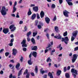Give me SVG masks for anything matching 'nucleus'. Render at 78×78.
Returning a JSON list of instances; mask_svg holds the SVG:
<instances>
[{
	"label": "nucleus",
	"mask_w": 78,
	"mask_h": 78,
	"mask_svg": "<svg viewBox=\"0 0 78 78\" xmlns=\"http://www.w3.org/2000/svg\"><path fill=\"white\" fill-rule=\"evenodd\" d=\"M5 10H6L5 7H2V10L1 11V14L2 16H5L6 15V12Z\"/></svg>",
	"instance_id": "f257e3e1"
},
{
	"label": "nucleus",
	"mask_w": 78,
	"mask_h": 78,
	"mask_svg": "<svg viewBox=\"0 0 78 78\" xmlns=\"http://www.w3.org/2000/svg\"><path fill=\"white\" fill-rule=\"evenodd\" d=\"M78 54H73V57L72 59V62L73 63L74 62H75V61H76V59H77V57H78Z\"/></svg>",
	"instance_id": "f03ea898"
},
{
	"label": "nucleus",
	"mask_w": 78,
	"mask_h": 78,
	"mask_svg": "<svg viewBox=\"0 0 78 78\" xmlns=\"http://www.w3.org/2000/svg\"><path fill=\"white\" fill-rule=\"evenodd\" d=\"M32 55V52H31L29 55V58L30 59L28 61V63L29 65H32L33 63V62L31 61V56Z\"/></svg>",
	"instance_id": "7ed1b4c3"
},
{
	"label": "nucleus",
	"mask_w": 78,
	"mask_h": 78,
	"mask_svg": "<svg viewBox=\"0 0 78 78\" xmlns=\"http://www.w3.org/2000/svg\"><path fill=\"white\" fill-rule=\"evenodd\" d=\"M28 70L27 69H26L25 72H24L23 75H26V78H30V73H28Z\"/></svg>",
	"instance_id": "20e7f679"
},
{
	"label": "nucleus",
	"mask_w": 78,
	"mask_h": 78,
	"mask_svg": "<svg viewBox=\"0 0 78 78\" xmlns=\"http://www.w3.org/2000/svg\"><path fill=\"white\" fill-rule=\"evenodd\" d=\"M15 26L14 25H11L9 27L10 30H11L10 31H14V30H16V27H14Z\"/></svg>",
	"instance_id": "39448f33"
},
{
	"label": "nucleus",
	"mask_w": 78,
	"mask_h": 78,
	"mask_svg": "<svg viewBox=\"0 0 78 78\" xmlns=\"http://www.w3.org/2000/svg\"><path fill=\"white\" fill-rule=\"evenodd\" d=\"M21 44H22V47H27V44H26V40L24 39L23 40L22 42L21 43Z\"/></svg>",
	"instance_id": "423d86ee"
},
{
	"label": "nucleus",
	"mask_w": 78,
	"mask_h": 78,
	"mask_svg": "<svg viewBox=\"0 0 78 78\" xmlns=\"http://www.w3.org/2000/svg\"><path fill=\"white\" fill-rule=\"evenodd\" d=\"M63 12V15L66 17H69L68 14H70V12L66 10H65Z\"/></svg>",
	"instance_id": "0eeeda50"
},
{
	"label": "nucleus",
	"mask_w": 78,
	"mask_h": 78,
	"mask_svg": "<svg viewBox=\"0 0 78 78\" xmlns=\"http://www.w3.org/2000/svg\"><path fill=\"white\" fill-rule=\"evenodd\" d=\"M17 5V2H15L14 3V5L13 7V10L12 11L13 13H14V12H16V10L17 9H16V6Z\"/></svg>",
	"instance_id": "6e6552de"
},
{
	"label": "nucleus",
	"mask_w": 78,
	"mask_h": 78,
	"mask_svg": "<svg viewBox=\"0 0 78 78\" xmlns=\"http://www.w3.org/2000/svg\"><path fill=\"white\" fill-rule=\"evenodd\" d=\"M17 53V50L16 49L13 48L12 50V54L13 55H14V56H16Z\"/></svg>",
	"instance_id": "1a4fd4ad"
},
{
	"label": "nucleus",
	"mask_w": 78,
	"mask_h": 78,
	"mask_svg": "<svg viewBox=\"0 0 78 78\" xmlns=\"http://www.w3.org/2000/svg\"><path fill=\"white\" fill-rule=\"evenodd\" d=\"M45 21L48 24L50 23V18L47 17H46L45 18Z\"/></svg>",
	"instance_id": "9d476101"
},
{
	"label": "nucleus",
	"mask_w": 78,
	"mask_h": 78,
	"mask_svg": "<svg viewBox=\"0 0 78 78\" xmlns=\"http://www.w3.org/2000/svg\"><path fill=\"white\" fill-rule=\"evenodd\" d=\"M71 73H74L76 75H78V73L77 72V70H75V69L73 68L71 70Z\"/></svg>",
	"instance_id": "9b49d317"
},
{
	"label": "nucleus",
	"mask_w": 78,
	"mask_h": 78,
	"mask_svg": "<svg viewBox=\"0 0 78 78\" xmlns=\"http://www.w3.org/2000/svg\"><path fill=\"white\" fill-rule=\"evenodd\" d=\"M54 38L55 39H61L62 38V36H61V35L58 34V35L57 36H54Z\"/></svg>",
	"instance_id": "f8f14e48"
},
{
	"label": "nucleus",
	"mask_w": 78,
	"mask_h": 78,
	"mask_svg": "<svg viewBox=\"0 0 78 78\" xmlns=\"http://www.w3.org/2000/svg\"><path fill=\"white\" fill-rule=\"evenodd\" d=\"M78 30H75L74 31L73 33V36L74 37H76L78 34Z\"/></svg>",
	"instance_id": "ddd939ff"
},
{
	"label": "nucleus",
	"mask_w": 78,
	"mask_h": 78,
	"mask_svg": "<svg viewBox=\"0 0 78 78\" xmlns=\"http://www.w3.org/2000/svg\"><path fill=\"white\" fill-rule=\"evenodd\" d=\"M2 32L4 34H7L9 32L8 29V28H4Z\"/></svg>",
	"instance_id": "4468645a"
},
{
	"label": "nucleus",
	"mask_w": 78,
	"mask_h": 78,
	"mask_svg": "<svg viewBox=\"0 0 78 78\" xmlns=\"http://www.w3.org/2000/svg\"><path fill=\"white\" fill-rule=\"evenodd\" d=\"M54 30L56 33H57L60 32V31H59V28H58V26H55L54 27Z\"/></svg>",
	"instance_id": "2eb2a0df"
},
{
	"label": "nucleus",
	"mask_w": 78,
	"mask_h": 78,
	"mask_svg": "<svg viewBox=\"0 0 78 78\" xmlns=\"http://www.w3.org/2000/svg\"><path fill=\"white\" fill-rule=\"evenodd\" d=\"M69 41V39L68 38V37H65L64 42L66 44H68V41Z\"/></svg>",
	"instance_id": "dca6fc26"
},
{
	"label": "nucleus",
	"mask_w": 78,
	"mask_h": 78,
	"mask_svg": "<svg viewBox=\"0 0 78 78\" xmlns=\"http://www.w3.org/2000/svg\"><path fill=\"white\" fill-rule=\"evenodd\" d=\"M43 69L41 68L40 69V73H41L42 75H43L44 73H47L48 71L47 70H46L45 71L42 70Z\"/></svg>",
	"instance_id": "f3484780"
},
{
	"label": "nucleus",
	"mask_w": 78,
	"mask_h": 78,
	"mask_svg": "<svg viewBox=\"0 0 78 78\" xmlns=\"http://www.w3.org/2000/svg\"><path fill=\"white\" fill-rule=\"evenodd\" d=\"M40 16L41 18H42L44 17V16H45V13H44V12L43 11H41L40 14Z\"/></svg>",
	"instance_id": "a211bd4d"
},
{
	"label": "nucleus",
	"mask_w": 78,
	"mask_h": 78,
	"mask_svg": "<svg viewBox=\"0 0 78 78\" xmlns=\"http://www.w3.org/2000/svg\"><path fill=\"white\" fill-rule=\"evenodd\" d=\"M61 73H62V71H61V70H58L57 71L56 74L57 76H60L61 74Z\"/></svg>",
	"instance_id": "6ab92c4d"
},
{
	"label": "nucleus",
	"mask_w": 78,
	"mask_h": 78,
	"mask_svg": "<svg viewBox=\"0 0 78 78\" xmlns=\"http://www.w3.org/2000/svg\"><path fill=\"white\" fill-rule=\"evenodd\" d=\"M37 50V47L36 46H33L32 47V50L36 51Z\"/></svg>",
	"instance_id": "aec40b11"
},
{
	"label": "nucleus",
	"mask_w": 78,
	"mask_h": 78,
	"mask_svg": "<svg viewBox=\"0 0 78 78\" xmlns=\"http://www.w3.org/2000/svg\"><path fill=\"white\" fill-rule=\"evenodd\" d=\"M36 14L35 13H34L33 14L31 17V20H34L35 18H36Z\"/></svg>",
	"instance_id": "412c9836"
},
{
	"label": "nucleus",
	"mask_w": 78,
	"mask_h": 78,
	"mask_svg": "<svg viewBox=\"0 0 78 78\" xmlns=\"http://www.w3.org/2000/svg\"><path fill=\"white\" fill-rule=\"evenodd\" d=\"M32 56L34 57V58H36L37 57V52L36 51H33L32 53Z\"/></svg>",
	"instance_id": "4be33fe9"
},
{
	"label": "nucleus",
	"mask_w": 78,
	"mask_h": 78,
	"mask_svg": "<svg viewBox=\"0 0 78 78\" xmlns=\"http://www.w3.org/2000/svg\"><path fill=\"white\" fill-rule=\"evenodd\" d=\"M33 10L35 12H37L38 11V7L35 6L33 8Z\"/></svg>",
	"instance_id": "5701e85b"
},
{
	"label": "nucleus",
	"mask_w": 78,
	"mask_h": 78,
	"mask_svg": "<svg viewBox=\"0 0 78 78\" xmlns=\"http://www.w3.org/2000/svg\"><path fill=\"white\" fill-rule=\"evenodd\" d=\"M22 70H23V69L22 68L19 71L18 73V76H20V75H22Z\"/></svg>",
	"instance_id": "b1692460"
},
{
	"label": "nucleus",
	"mask_w": 78,
	"mask_h": 78,
	"mask_svg": "<svg viewBox=\"0 0 78 78\" xmlns=\"http://www.w3.org/2000/svg\"><path fill=\"white\" fill-rule=\"evenodd\" d=\"M31 42L33 43V44H36V41L33 37L31 39Z\"/></svg>",
	"instance_id": "393cba45"
},
{
	"label": "nucleus",
	"mask_w": 78,
	"mask_h": 78,
	"mask_svg": "<svg viewBox=\"0 0 78 78\" xmlns=\"http://www.w3.org/2000/svg\"><path fill=\"white\" fill-rule=\"evenodd\" d=\"M35 72L36 73H37L38 72V68L37 66H36L34 69Z\"/></svg>",
	"instance_id": "a878e982"
},
{
	"label": "nucleus",
	"mask_w": 78,
	"mask_h": 78,
	"mask_svg": "<svg viewBox=\"0 0 78 78\" xmlns=\"http://www.w3.org/2000/svg\"><path fill=\"white\" fill-rule=\"evenodd\" d=\"M48 76H50V78H53V74L50 73H48Z\"/></svg>",
	"instance_id": "bb28decb"
},
{
	"label": "nucleus",
	"mask_w": 78,
	"mask_h": 78,
	"mask_svg": "<svg viewBox=\"0 0 78 78\" xmlns=\"http://www.w3.org/2000/svg\"><path fill=\"white\" fill-rule=\"evenodd\" d=\"M32 14V12L31 11V9H29V11L27 12V15L28 16H30L31 14Z\"/></svg>",
	"instance_id": "cd10ccee"
},
{
	"label": "nucleus",
	"mask_w": 78,
	"mask_h": 78,
	"mask_svg": "<svg viewBox=\"0 0 78 78\" xmlns=\"http://www.w3.org/2000/svg\"><path fill=\"white\" fill-rule=\"evenodd\" d=\"M20 67V63H18V64H17L16 66V68L18 70H19V68Z\"/></svg>",
	"instance_id": "c85d7f7f"
},
{
	"label": "nucleus",
	"mask_w": 78,
	"mask_h": 78,
	"mask_svg": "<svg viewBox=\"0 0 78 78\" xmlns=\"http://www.w3.org/2000/svg\"><path fill=\"white\" fill-rule=\"evenodd\" d=\"M31 34V32L29 31L27 33V37H30V35Z\"/></svg>",
	"instance_id": "c756f323"
},
{
	"label": "nucleus",
	"mask_w": 78,
	"mask_h": 78,
	"mask_svg": "<svg viewBox=\"0 0 78 78\" xmlns=\"http://www.w3.org/2000/svg\"><path fill=\"white\" fill-rule=\"evenodd\" d=\"M65 76L66 78H70V75H69V73H66L65 75Z\"/></svg>",
	"instance_id": "7c9ffc66"
},
{
	"label": "nucleus",
	"mask_w": 78,
	"mask_h": 78,
	"mask_svg": "<svg viewBox=\"0 0 78 78\" xmlns=\"http://www.w3.org/2000/svg\"><path fill=\"white\" fill-rule=\"evenodd\" d=\"M46 61L48 62H51V59H50V57H48L47 59L46 60Z\"/></svg>",
	"instance_id": "2f4dec72"
},
{
	"label": "nucleus",
	"mask_w": 78,
	"mask_h": 78,
	"mask_svg": "<svg viewBox=\"0 0 78 78\" xmlns=\"http://www.w3.org/2000/svg\"><path fill=\"white\" fill-rule=\"evenodd\" d=\"M9 78H16V76H12V74H11L9 76Z\"/></svg>",
	"instance_id": "473e14b6"
},
{
	"label": "nucleus",
	"mask_w": 78,
	"mask_h": 78,
	"mask_svg": "<svg viewBox=\"0 0 78 78\" xmlns=\"http://www.w3.org/2000/svg\"><path fill=\"white\" fill-rule=\"evenodd\" d=\"M67 3L69 6H72L73 5V3L71 2H67Z\"/></svg>",
	"instance_id": "72a5a7b5"
},
{
	"label": "nucleus",
	"mask_w": 78,
	"mask_h": 78,
	"mask_svg": "<svg viewBox=\"0 0 78 78\" xmlns=\"http://www.w3.org/2000/svg\"><path fill=\"white\" fill-rule=\"evenodd\" d=\"M55 7H56V6H55V4H52V5L51 6V8H52V9H55Z\"/></svg>",
	"instance_id": "f704fd0d"
},
{
	"label": "nucleus",
	"mask_w": 78,
	"mask_h": 78,
	"mask_svg": "<svg viewBox=\"0 0 78 78\" xmlns=\"http://www.w3.org/2000/svg\"><path fill=\"white\" fill-rule=\"evenodd\" d=\"M63 36H67V31H66L63 33Z\"/></svg>",
	"instance_id": "c9c22d12"
},
{
	"label": "nucleus",
	"mask_w": 78,
	"mask_h": 78,
	"mask_svg": "<svg viewBox=\"0 0 78 78\" xmlns=\"http://www.w3.org/2000/svg\"><path fill=\"white\" fill-rule=\"evenodd\" d=\"M37 27L39 30H40V29H41V28H42V26L40 25H37Z\"/></svg>",
	"instance_id": "e433bc0d"
},
{
	"label": "nucleus",
	"mask_w": 78,
	"mask_h": 78,
	"mask_svg": "<svg viewBox=\"0 0 78 78\" xmlns=\"http://www.w3.org/2000/svg\"><path fill=\"white\" fill-rule=\"evenodd\" d=\"M24 30H23V31L24 32L27 31V26H25L24 27Z\"/></svg>",
	"instance_id": "4c0bfd02"
},
{
	"label": "nucleus",
	"mask_w": 78,
	"mask_h": 78,
	"mask_svg": "<svg viewBox=\"0 0 78 78\" xmlns=\"http://www.w3.org/2000/svg\"><path fill=\"white\" fill-rule=\"evenodd\" d=\"M74 40H75V37H73V36H72L71 38V42H73Z\"/></svg>",
	"instance_id": "58836bf2"
},
{
	"label": "nucleus",
	"mask_w": 78,
	"mask_h": 78,
	"mask_svg": "<svg viewBox=\"0 0 78 78\" xmlns=\"http://www.w3.org/2000/svg\"><path fill=\"white\" fill-rule=\"evenodd\" d=\"M63 71L64 72H66L67 71V67H65L63 68Z\"/></svg>",
	"instance_id": "ea45409f"
},
{
	"label": "nucleus",
	"mask_w": 78,
	"mask_h": 78,
	"mask_svg": "<svg viewBox=\"0 0 78 78\" xmlns=\"http://www.w3.org/2000/svg\"><path fill=\"white\" fill-rule=\"evenodd\" d=\"M37 33H33V37H35L36 36V35H37Z\"/></svg>",
	"instance_id": "a19ab883"
},
{
	"label": "nucleus",
	"mask_w": 78,
	"mask_h": 78,
	"mask_svg": "<svg viewBox=\"0 0 78 78\" xmlns=\"http://www.w3.org/2000/svg\"><path fill=\"white\" fill-rule=\"evenodd\" d=\"M9 55V52H6L5 53V56H8V55Z\"/></svg>",
	"instance_id": "79ce46f5"
},
{
	"label": "nucleus",
	"mask_w": 78,
	"mask_h": 78,
	"mask_svg": "<svg viewBox=\"0 0 78 78\" xmlns=\"http://www.w3.org/2000/svg\"><path fill=\"white\" fill-rule=\"evenodd\" d=\"M37 19H40V17H39V15L38 13H37Z\"/></svg>",
	"instance_id": "37998d69"
},
{
	"label": "nucleus",
	"mask_w": 78,
	"mask_h": 78,
	"mask_svg": "<svg viewBox=\"0 0 78 78\" xmlns=\"http://www.w3.org/2000/svg\"><path fill=\"white\" fill-rule=\"evenodd\" d=\"M27 40L28 42H30V41H31V39H30V37H27Z\"/></svg>",
	"instance_id": "c03bdc74"
},
{
	"label": "nucleus",
	"mask_w": 78,
	"mask_h": 78,
	"mask_svg": "<svg viewBox=\"0 0 78 78\" xmlns=\"http://www.w3.org/2000/svg\"><path fill=\"white\" fill-rule=\"evenodd\" d=\"M16 18H19V17H20V16L19 15V12H17L16 13Z\"/></svg>",
	"instance_id": "a18cd8bd"
},
{
	"label": "nucleus",
	"mask_w": 78,
	"mask_h": 78,
	"mask_svg": "<svg viewBox=\"0 0 78 78\" xmlns=\"http://www.w3.org/2000/svg\"><path fill=\"white\" fill-rule=\"evenodd\" d=\"M38 21H36L35 22V26H37Z\"/></svg>",
	"instance_id": "49530a36"
},
{
	"label": "nucleus",
	"mask_w": 78,
	"mask_h": 78,
	"mask_svg": "<svg viewBox=\"0 0 78 78\" xmlns=\"http://www.w3.org/2000/svg\"><path fill=\"white\" fill-rule=\"evenodd\" d=\"M77 50H78V46L74 48V51H77Z\"/></svg>",
	"instance_id": "de8ad7c7"
},
{
	"label": "nucleus",
	"mask_w": 78,
	"mask_h": 78,
	"mask_svg": "<svg viewBox=\"0 0 78 78\" xmlns=\"http://www.w3.org/2000/svg\"><path fill=\"white\" fill-rule=\"evenodd\" d=\"M56 20V16H55L54 18V19H53V21H55Z\"/></svg>",
	"instance_id": "09e8293b"
},
{
	"label": "nucleus",
	"mask_w": 78,
	"mask_h": 78,
	"mask_svg": "<svg viewBox=\"0 0 78 78\" xmlns=\"http://www.w3.org/2000/svg\"><path fill=\"white\" fill-rule=\"evenodd\" d=\"M14 38H12L10 40V43H12L14 42Z\"/></svg>",
	"instance_id": "8fccbe9b"
},
{
	"label": "nucleus",
	"mask_w": 78,
	"mask_h": 78,
	"mask_svg": "<svg viewBox=\"0 0 78 78\" xmlns=\"http://www.w3.org/2000/svg\"><path fill=\"white\" fill-rule=\"evenodd\" d=\"M30 74L32 76H34L35 75L34 73L32 72L30 73Z\"/></svg>",
	"instance_id": "3c124183"
},
{
	"label": "nucleus",
	"mask_w": 78,
	"mask_h": 78,
	"mask_svg": "<svg viewBox=\"0 0 78 78\" xmlns=\"http://www.w3.org/2000/svg\"><path fill=\"white\" fill-rule=\"evenodd\" d=\"M9 45L10 47H12L13 45V43H10Z\"/></svg>",
	"instance_id": "603ef678"
},
{
	"label": "nucleus",
	"mask_w": 78,
	"mask_h": 78,
	"mask_svg": "<svg viewBox=\"0 0 78 78\" xmlns=\"http://www.w3.org/2000/svg\"><path fill=\"white\" fill-rule=\"evenodd\" d=\"M51 44H49V45H48V47H47L46 48V49H47V48H49V47H51Z\"/></svg>",
	"instance_id": "864d4df0"
},
{
	"label": "nucleus",
	"mask_w": 78,
	"mask_h": 78,
	"mask_svg": "<svg viewBox=\"0 0 78 78\" xmlns=\"http://www.w3.org/2000/svg\"><path fill=\"white\" fill-rule=\"evenodd\" d=\"M61 41L62 42H64V41H65V38H63V37H62V41Z\"/></svg>",
	"instance_id": "5fc2aeb1"
},
{
	"label": "nucleus",
	"mask_w": 78,
	"mask_h": 78,
	"mask_svg": "<svg viewBox=\"0 0 78 78\" xmlns=\"http://www.w3.org/2000/svg\"><path fill=\"white\" fill-rule=\"evenodd\" d=\"M59 2L60 4H62V2H63V1L62 0H59Z\"/></svg>",
	"instance_id": "6e6d98bb"
},
{
	"label": "nucleus",
	"mask_w": 78,
	"mask_h": 78,
	"mask_svg": "<svg viewBox=\"0 0 78 78\" xmlns=\"http://www.w3.org/2000/svg\"><path fill=\"white\" fill-rule=\"evenodd\" d=\"M23 50L24 51H27V48H23Z\"/></svg>",
	"instance_id": "4d7b16f0"
},
{
	"label": "nucleus",
	"mask_w": 78,
	"mask_h": 78,
	"mask_svg": "<svg viewBox=\"0 0 78 78\" xmlns=\"http://www.w3.org/2000/svg\"><path fill=\"white\" fill-rule=\"evenodd\" d=\"M9 3L10 6L12 5V1H9Z\"/></svg>",
	"instance_id": "13d9d810"
},
{
	"label": "nucleus",
	"mask_w": 78,
	"mask_h": 78,
	"mask_svg": "<svg viewBox=\"0 0 78 78\" xmlns=\"http://www.w3.org/2000/svg\"><path fill=\"white\" fill-rule=\"evenodd\" d=\"M23 57L21 56L20 59V61H21V62H22V61H23Z\"/></svg>",
	"instance_id": "bf43d9fd"
},
{
	"label": "nucleus",
	"mask_w": 78,
	"mask_h": 78,
	"mask_svg": "<svg viewBox=\"0 0 78 78\" xmlns=\"http://www.w3.org/2000/svg\"><path fill=\"white\" fill-rule=\"evenodd\" d=\"M61 47V44H59L58 45L57 47V48H60V47Z\"/></svg>",
	"instance_id": "052dcab7"
},
{
	"label": "nucleus",
	"mask_w": 78,
	"mask_h": 78,
	"mask_svg": "<svg viewBox=\"0 0 78 78\" xmlns=\"http://www.w3.org/2000/svg\"><path fill=\"white\" fill-rule=\"evenodd\" d=\"M11 16H12V17H16V15H15V14H12L11 15Z\"/></svg>",
	"instance_id": "680f3d73"
},
{
	"label": "nucleus",
	"mask_w": 78,
	"mask_h": 78,
	"mask_svg": "<svg viewBox=\"0 0 78 78\" xmlns=\"http://www.w3.org/2000/svg\"><path fill=\"white\" fill-rule=\"evenodd\" d=\"M48 49H46L44 51L45 53H47V52H48Z\"/></svg>",
	"instance_id": "e2e57ef3"
},
{
	"label": "nucleus",
	"mask_w": 78,
	"mask_h": 78,
	"mask_svg": "<svg viewBox=\"0 0 78 78\" xmlns=\"http://www.w3.org/2000/svg\"><path fill=\"white\" fill-rule=\"evenodd\" d=\"M73 76H74V78H76V74H73Z\"/></svg>",
	"instance_id": "0e129e2a"
},
{
	"label": "nucleus",
	"mask_w": 78,
	"mask_h": 78,
	"mask_svg": "<svg viewBox=\"0 0 78 78\" xmlns=\"http://www.w3.org/2000/svg\"><path fill=\"white\" fill-rule=\"evenodd\" d=\"M10 62H11L12 63H14V60H13V59L10 60Z\"/></svg>",
	"instance_id": "69168bd1"
},
{
	"label": "nucleus",
	"mask_w": 78,
	"mask_h": 78,
	"mask_svg": "<svg viewBox=\"0 0 78 78\" xmlns=\"http://www.w3.org/2000/svg\"><path fill=\"white\" fill-rule=\"evenodd\" d=\"M23 23V21H20L19 22L20 24H22Z\"/></svg>",
	"instance_id": "338daca9"
},
{
	"label": "nucleus",
	"mask_w": 78,
	"mask_h": 78,
	"mask_svg": "<svg viewBox=\"0 0 78 78\" xmlns=\"http://www.w3.org/2000/svg\"><path fill=\"white\" fill-rule=\"evenodd\" d=\"M47 75H44V76H43L44 78H47Z\"/></svg>",
	"instance_id": "774afa93"
}]
</instances>
